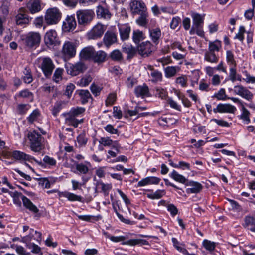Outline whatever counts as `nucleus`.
Instances as JSON below:
<instances>
[{"mask_svg": "<svg viewBox=\"0 0 255 255\" xmlns=\"http://www.w3.org/2000/svg\"><path fill=\"white\" fill-rule=\"evenodd\" d=\"M76 49L77 45L75 43L67 41L63 45L62 52L65 57L71 58L76 55Z\"/></svg>", "mask_w": 255, "mask_h": 255, "instance_id": "nucleus-7", "label": "nucleus"}, {"mask_svg": "<svg viewBox=\"0 0 255 255\" xmlns=\"http://www.w3.org/2000/svg\"><path fill=\"white\" fill-rule=\"evenodd\" d=\"M186 185L190 186L186 190L187 194H196L199 193L202 189V185L199 182L190 181H188Z\"/></svg>", "mask_w": 255, "mask_h": 255, "instance_id": "nucleus-19", "label": "nucleus"}, {"mask_svg": "<svg viewBox=\"0 0 255 255\" xmlns=\"http://www.w3.org/2000/svg\"><path fill=\"white\" fill-rule=\"evenodd\" d=\"M44 162L49 165V166H54L56 164V161L53 158L50 157L48 156H45L43 158Z\"/></svg>", "mask_w": 255, "mask_h": 255, "instance_id": "nucleus-63", "label": "nucleus"}, {"mask_svg": "<svg viewBox=\"0 0 255 255\" xmlns=\"http://www.w3.org/2000/svg\"><path fill=\"white\" fill-rule=\"evenodd\" d=\"M117 99L116 93H112L108 95L106 100V105L107 106H111L115 103Z\"/></svg>", "mask_w": 255, "mask_h": 255, "instance_id": "nucleus-55", "label": "nucleus"}, {"mask_svg": "<svg viewBox=\"0 0 255 255\" xmlns=\"http://www.w3.org/2000/svg\"><path fill=\"white\" fill-rule=\"evenodd\" d=\"M76 169L81 174H86L89 171V167L83 163H76Z\"/></svg>", "mask_w": 255, "mask_h": 255, "instance_id": "nucleus-51", "label": "nucleus"}, {"mask_svg": "<svg viewBox=\"0 0 255 255\" xmlns=\"http://www.w3.org/2000/svg\"><path fill=\"white\" fill-rule=\"evenodd\" d=\"M152 78L151 81L153 82H158L162 81V74L161 72L155 70L152 71L150 73Z\"/></svg>", "mask_w": 255, "mask_h": 255, "instance_id": "nucleus-44", "label": "nucleus"}, {"mask_svg": "<svg viewBox=\"0 0 255 255\" xmlns=\"http://www.w3.org/2000/svg\"><path fill=\"white\" fill-rule=\"evenodd\" d=\"M226 59L228 63H229L231 66H236V64L234 60V55L230 50L227 51L226 52Z\"/></svg>", "mask_w": 255, "mask_h": 255, "instance_id": "nucleus-59", "label": "nucleus"}, {"mask_svg": "<svg viewBox=\"0 0 255 255\" xmlns=\"http://www.w3.org/2000/svg\"><path fill=\"white\" fill-rule=\"evenodd\" d=\"M156 95L162 99H166L168 97V92L163 88H157L156 89Z\"/></svg>", "mask_w": 255, "mask_h": 255, "instance_id": "nucleus-52", "label": "nucleus"}, {"mask_svg": "<svg viewBox=\"0 0 255 255\" xmlns=\"http://www.w3.org/2000/svg\"><path fill=\"white\" fill-rule=\"evenodd\" d=\"M26 10L24 7L20 8L15 17L16 24L18 25H24L28 24L31 18L26 13Z\"/></svg>", "mask_w": 255, "mask_h": 255, "instance_id": "nucleus-8", "label": "nucleus"}, {"mask_svg": "<svg viewBox=\"0 0 255 255\" xmlns=\"http://www.w3.org/2000/svg\"><path fill=\"white\" fill-rule=\"evenodd\" d=\"M123 245H127L130 246H135L138 244H142L144 245H148L149 243L147 241L143 239H130L127 241L124 242L122 243Z\"/></svg>", "mask_w": 255, "mask_h": 255, "instance_id": "nucleus-34", "label": "nucleus"}, {"mask_svg": "<svg viewBox=\"0 0 255 255\" xmlns=\"http://www.w3.org/2000/svg\"><path fill=\"white\" fill-rule=\"evenodd\" d=\"M204 59L211 63H217L218 61V58L216 56L215 53L209 51L205 53Z\"/></svg>", "mask_w": 255, "mask_h": 255, "instance_id": "nucleus-38", "label": "nucleus"}, {"mask_svg": "<svg viewBox=\"0 0 255 255\" xmlns=\"http://www.w3.org/2000/svg\"><path fill=\"white\" fill-rule=\"evenodd\" d=\"M23 206L33 213H37L39 209L32 202L25 196L22 197Z\"/></svg>", "mask_w": 255, "mask_h": 255, "instance_id": "nucleus-26", "label": "nucleus"}, {"mask_svg": "<svg viewBox=\"0 0 255 255\" xmlns=\"http://www.w3.org/2000/svg\"><path fill=\"white\" fill-rule=\"evenodd\" d=\"M96 12L98 17L104 19H110L111 18V13L109 11L102 6H98Z\"/></svg>", "mask_w": 255, "mask_h": 255, "instance_id": "nucleus-29", "label": "nucleus"}, {"mask_svg": "<svg viewBox=\"0 0 255 255\" xmlns=\"http://www.w3.org/2000/svg\"><path fill=\"white\" fill-rule=\"evenodd\" d=\"M170 177L175 181L182 184H186L187 179L182 175L180 174L176 170H173L169 174Z\"/></svg>", "mask_w": 255, "mask_h": 255, "instance_id": "nucleus-30", "label": "nucleus"}, {"mask_svg": "<svg viewBox=\"0 0 255 255\" xmlns=\"http://www.w3.org/2000/svg\"><path fill=\"white\" fill-rule=\"evenodd\" d=\"M10 155L13 159L17 160L31 161L32 160H33L39 165H42L41 161H38L36 160L34 157L20 151H14L11 153Z\"/></svg>", "mask_w": 255, "mask_h": 255, "instance_id": "nucleus-12", "label": "nucleus"}, {"mask_svg": "<svg viewBox=\"0 0 255 255\" xmlns=\"http://www.w3.org/2000/svg\"><path fill=\"white\" fill-rule=\"evenodd\" d=\"M242 114L241 115V119H242L246 124H248L250 122L249 118L250 112L244 106L242 107Z\"/></svg>", "mask_w": 255, "mask_h": 255, "instance_id": "nucleus-48", "label": "nucleus"}, {"mask_svg": "<svg viewBox=\"0 0 255 255\" xmlns=\"http://www.w3.org/2000/svg\"><path fill=\"white\" fill-rule=\"evenodd\" d=\"M123 52L128 55V58H131L136 53V49L130 44H124L122 46Z\"/></svg>", "mask_w": 255, "mask_h": 255, "instance_id": "nucleus-27", "label": "nucleus"}, {"mask_svg": "<svg viewBox=\"0 0 255 255\" xmlns=\"http://www.w3.org/2000/svg\"><path fill=\"white\" fill-rule=\"evenodd\" d=\"M77 140L80 146H84L87 142V138L84 134H80L77 138Z\"/></svg>", "mask_w": 255, "mask_h": 255, "instance_id": "nucleus-64", "label": "nucleus"}, {"mask_svg": "<svg viewBox=\"0 0 255 255\" xmlns=\"http://www.w3.org/2000/svg\"><path fill=\"white\" fill-rule=\"evenodd\" d=\"M165 194L164 190H158L155 192L147 194V197L151 199H159Z\"/></svg>", "mask_w": 255, "mask_h": 255, "instance_id": "nucleus-49", "label": "nucleus"}, {"mask_svg": "<svg viewBox=\"0 0 255 255\" xmlns=\"http://www.w3.org/2000/svg\"><path fill=\"white\" fill-rule=\"evenodd\" d=\"M139 17L136 19V23L140 26H144L147 23V18L148 17V13L147 12L139 14Z\"/></svg>", "mask_w": 255, "mask_h": 255, "instance_id": "nucleus-42", "label": "nucleus"}, {"mask_svg": "<svg viewBox=\"0 0 255 255\" xmlns=\"http://www.w3.org/2000/svg\"><path fill=\"white\" fill-rule=\"evenodd\" d=\"M65 67L67 74L73 76L78 75L87 69L86 65L81 61L75 64L67 63L65 64Z\"/></svg>", "mask_w": 255, "mask_h": 255, "instance_id": "nucleus-3", "label": "nucleus"}, {"mask_svg": "<svg viewBox=\"0 0 255 255\" xmlns=\"http://www.w3.org/2000/svg\"><path fill=\"white\" fill-rule=\"evenodd\" d=\"M94 16V12L91 9H80L76 12V17L79 25L85 26L89 25Z\"/></svg>", "mask_w": 255, "mask_h": 255, "instance_id": "nucleus-1", "label": "nucleus"}, {"mask_svg": "<svg viewBox=\"0 0 255 255\" xmlns=\"http://www.w3.org/2000/svg\"><path fill=\"white\" fill-rule=\"evenodd\" d=\"M192 18L193 24L190 33H192V31L195 28H198L201 26V24L203 23V18L202 16L197 13H193L192 14Z\"/></svg>", "mask_w": 255, "mask_h": 255, "instance_id": "nucleus-28", "label": "nucleus"}, {"mask_svg": "<svg viewBox=\"0 0 255 255\" xmlns=\"http://www.w3.org/2000/svg\"><path fill=\"white\" fill-rule=\"evenodd\" d=\"M203 246L207 250L212 252L215 248L216 243L205 239L203 241Z\"/></svg>", "mask_w": 255, "mask_h": 255, "instance_id": "nucleus-47", "label": "nucleus"}, {"mask_svg": "<svg viewBox=\"0 0 255 255\" xmlns=\"http://www.w3.org/2000/svg\"><path fill=\"white\" fill-rule=\"evenodd\" d=\"M131 11L133 14H140L147 12L145 3L141 0H132L130 3Z\"/></svg>", "mask_w": 255, "mask_h": 255, "instance_id": "nucleus-10", "label": "nucleus"}, {"mask_svg": "<svg viewBox=\"0 0 255 255\" xmlns=\"http://www.w3.org/2000/svg\"><path fill=\"white\" fill-rule=\"evenodd\" d=\"M23 79L25 83L29 84L33 81V78L29 68L26 67L24 71Z\"/></svg>", "mask_w": 255, "mask_h": 255, "instance_id": "nucleus-50", "label": "nucleus"}, {"mask_svg": "<svg viewBox=\"0 0 255 255\" xmlns=\"http://www.w3.org/2000/svg\"><path fill=\"white\" fill-rule=\"evenodd\" d=\"M213 97L217 98L219 100H225L227 99L228 96L226 95L225 89L222 88L214 95Z\"/></svg>", "mask_w": 255, "mask_h": 255, "instance_id": "nucleus-54", "label": "nucleus"}, {"mask_svg": "<svg viewBox=\"0 0 255 255\" xmlns=\"http://www.w3.org/2000/svg\"><path fill=\"white\" fill-rule=\"evenodd\" d=\"M149 36L153 42L157 44L161 36L160 29L159 27L149 29Z\"/></svg>", "mask_w": 255, "mask_h": 255, "instance_id": "nucleus-25", "label": "nucleus"}, {"mask_svg": "<svg viewBox=\"0 0 255 255\" xmlns=\"http://www.w3.org/2000/svg\"><path fill=\"white\" fill-rule=\"evenodd\" d=\"M11 196L13 197L14 203L19 206H20L21 203L20 200V198L22 199V197L24 196L21 193L16 191L12 193V195H11Z\"/></svg>", "mask_w": 255, "mask_h": 255, "instance_id": "nucleus-56", "label": "nucleus"}, {"mask_svg": "<svg viewBox=\"0 0 255 255\" xmlns=\"http://www.w3.org/2000/svg\"><path fill=\"white\" fill-rule=\"evenodd\" d=\"M61 13L56 7L49 8L47 10L45 15V20L48 25L57 24L60 20Z\"/></svg>", "mask_w": 255, "mask_h": 255, "instance_id": "nucleus-4", "label": "nucleus"}, {"mask_svg": "<svg viewBox=\"0 0 255 255\" xmlns=\"http://www.w3.org/2000/svg\"><path fill=\"white\" fill-rule=\"evenodd\" d=\"M40 116V111L38 109H35L27 117V120L29 123L32 124L34 122L38 121Z\"/></svg>", "mask_w": 255, "mask_h": 255, "instance_id": "nucleus-37", "label": "nucleus"}, {"mask_svg": "<svg viewBox=\"0 0 255 255\" xmlns=\"http://www.w3.org/2000/svg\"><path fill=\"white\" fill-rule=\"evenodd\" d=\"M85 108H84L83 107H77L72 108L70 110L69 112L71 113L70 114H73V115H74L75 116H76L77 117L79 115L83 114L85 112Z\"/></svg>", "mask_w": 255, "mask_h": 255, "instance_id": "nucleus-58", "label": "nucleus"}, {"mask_svg": "<svg viewBox=\"0 0 255 255\" xmlns=\"http://www.w3.org/2000/svg\"><path fill=\"white\" fill-rule=\"evenodd\" d=\"M26 247L31 249V252L34 254H38L41 252V248L34 243H29L26 244Z\"/></svg>", "mask_w": 255, "mask_h": 255, "instance_id": "nucleus-60", "label": "nucleus"}, {"mask_svg": "<svg viewBox=\"0 0 255 255\" xmlns=\"http://www.w3.org/2000/svg\"><path fill=\"white\" fill-rule=\"evenodd\" d=\"M243 226L252 232H255V218L251 216H246Z\"/></svg>", "mask_w": 255, "mask_h": 255, "instance_id": "nucleus-23", "label": "nucleus"}, {"mask_svg": "<svg viewBox=\"0 0 255 255\" xmlns=\"http://www.w3.org/2000/svg\"><path fill=\"white\" fill-rule=\"evenodd\" d=\"M137 51L141 56L148 57L153 51V46L148 41L142 42L138 46Z\"/></svg>", "mask_w": 255, "mask_h": 255, "instance_id": "nucleus-11", "label": "nucleus"}, {"mask_svg": "<svg viewBox=\"0 0 255 255\" xmlns=\"http://www.w3.org/2000/svg\"><path fill=\"white\" fill-rule=\"evenodd\" d=\"M172 241L174 247L180 252L182 253L185 251V245L179 243L175 238H172Z\"/></svg>", "mask_w": 255, "mask_h": 255, "instance_id": "nucleus-53", "label": "nucleus"}, {"mask_svg": "<svg viewBox=\"0 0 255 255\" xmlns=\"http://www.w3.org/2000/svg\"><path fill=\"white\" fill-rule=\"evenodd\" d=\"M26 7L31 14L39 12L42 9L40 0H29L26 4Z\"/></svg>", "mask_w": 255, "mask_h": 255, "instance_id": "nucleus-15", "label": "nucleus"}, {"mask_svg": "<svg viewBox=\"0 0 255 255\" xmlns=\"http://www.w3.org/2000/svg\"><path fill=\"white\" fill-rule=\"evenodd\" d=\"M77 24L74 16H68L63 22L62 28L66 32L74 30Z\"/></svg>", "mask_w": 255, "mask_h": 255, "instance_id": "nucleus-16", "label": "nucleus"}, {"mask_svg": "<svg viewBox=\"0 0 255 255\" xmlns=\"http://www.w3.org/2000/svg\"><path fill=\"white\" fill-rule=\"evenodd\" d=\"M104 129L106 131L111 134H117V135H119V132L118 130L116 128H115L111 124H108L106 125L104 127Z\"/></svg>", "mask_w": 255, "mask_h": 255, "instance_id": "nucleus-57", "label": "nucleus"}, {"mask_svg": "<svg viewBox=\"0 0 255 255\" xmlns=\"http://www.w3.org/2000/svg\"><path fill=\"white\" fill-rule=\"evenodd\" d=\"M106 53L103 51H98L96 52L93 56L92 60L97 63H101L105 61L106 58Z\"/></svg>", "mask_w": 255, "mask_h": 255, "instance_id": "nucleus-32", "label": "nucleus"}, {"mask_svg": "<svg viewBox=\"0 0 255 255\" xmlns=\"http://www.w3.org/2000/svg\"><path fill=\"white\" fill-rule=\"evenodd\" d=\"M63 69L62 68H57L53 76V80L56 83L59 82L62 79Z\"/></svg>", "mask_w": 255, "mask_h": 255, "instance_id": "nucleus-43", "label": "nucleus"}, {"mask_svg": "<svg viewBox=\"0 0 255 255\" xmlns=\"http://www.w3.org/2000/svg\"><path fill=\"white\" fill-rule=\"evenodd\" d=\"M106 29V26L100 23H97L86 34L88 40H97L100 39Z\"/></svg>", "mask_w": 255, "mask_h": 255, "instance_id": "nucleus-5", "label": "nucleus"}, {"mask_svg": "<svg viewBox=\"0 0 255 255\" xmlns=\"http://www.w3.org/2000/svg\"><path fill=\"white\" fill-rule=\"evenodd\" d=\"M40 67L44 75L47 78L51 76L55 68V65L51 59L49 57H42L39 59Z\"/></svg>", "mask_w": 255, "mask_h": 255, "instance_id": "nucleus-6", "label": "nucleus"}, {"mask_svg": "<svg viewBox=\"0 0 255 255\" xmlns=\"http://www.w3.org/2000/svg\"><path fill=\"white\" fill-rule=\"evenodd\" d=\"M132 39L135 43H138L144 39V35L142 31L137 30L133 31Z\"/></svg>", "mask_w": 255, "mask_h": 255, "instance_id": "nucleus-41", "label": "nucleus"}, {"mask_svg": "<svg viewBox=\"0 0 255 255\" xmlns=\"http://www.w3.org/2000/svg\"><path fill=\"white\" fill-rule=\"evenodd\" d=\"M59 196L65 197L70 201L82 202V199L81 196L67 191L59 192Z\"/></svg>", "mask_w": 255, "mask_h": 255, "instance_id": "nucleus-24", "label": "nucleus"}, {"mask_svg": "<svg viewBox=\"0 0 255 255\" xmlns=\"http://www.w3.org/2000/svg\"><path fill=\"white\" fill-rule=\"evenodd\" d=\"M70 114V112H68L62 114L63 116L65 118V124L68 125L73 126L76 128L77 127L79 123H81L83 122V119H77L76 116Z\"/></svg>", "mask_w": 255, "mask_h": 255, "instance_id": "nucleus-18", "label": "nucleus"}, {"mask_svg": "<svg viewBox=\"0 0 255 255\" xmlns=\"http://www.w3.org/2000/svg\"><path fill=\"white\" fill-rule=\"evenodd\" d=\"M117 35L114 32L107 31L104 35L103 41L105 45L109 47L115 43L117 41Z\"/></svg>", "mask_w": 255, "mask_h": 255, "instance_id": "nucleus-20", "label": "nucleus"}, {"mask_svg": "<svg viewBox=\"0 0 255 255\" xmlns=\"http://www.w3.org/2000/svg\"><path fill=\"white\" fill-rule=\"evenodd\" d=\"M41 36L38 32H29L26 36L25 43L27 47H33L39 45Z\"/></svg>", "mask_w": 255, "mask_h": 255, "instance_id": "nucleus-9", "label": "nucleus"}, {"mask_svg": "<svg viewBox=\"0 0 255 255\" xmlns=\"http://www.w3.org/2000/svg\"><path fill=\"white\" fill-rule=\"evenodd\" d=\"M92 78L89 75H85L77 82V85L81 87H85L92 81Z\"/></svg>", "mask_w": 255, "mask_h": 255, "instance_id": "nucleus-45", "label": "nucleus"}, {"mask_svg": "<svg viewBox=\"0 0 255 255\" xmlns=\"http://www.w3.org/2000/svg\"><path fill=\"white\" fill-rule=\"evenodd\" d=\"M111 58L115 60H120L122 58L121 52L118 50H114L110 55Z\"/></svg>", "mask_w": 255, "mask_h": 255, "instance_id": "nucleus-61", "label": "nucleus"}, {"mask_svg": "<svg viewBox=\"0 0 255 255\" xmlns=\"http://www.w3.org/2000/svg\"><path fill=\"white\" fill-rule=\"evenodd\" d=\"M45 42L47 45L51 46L57 42V34L55 30H50L47 31L44 37Z\"/></svg>", "mask_w": 255, "mask_h": 255, "instance_id": "nucleus-21", "label": "nucleus"}, {"mask_svg": "<svg viewBox=\"0 0 255 255\" xmlns=\"http://www.w3.org/2000/svg\"><path fill=\"white\" fill-rule=\"evenodd\" d=\"M135 93L137 96H148L149 89L147 86H139L135 88Z\"/></svg>", "mask_w": 255, "mask_h": 255, "instance_id": "nucleus-33", "label": "nucleus"}, {"mask_svg": "<svg viewBox=\"0 0 255 255\" xmlns=\"http://www.w3.org/2000/svg\"><path fill=\"white\" fill-rule=\"evenodd\" d=\"M95 54V48L92 46L84 47L79 53V58L81 60L92 59Z\"/></svg>", "mask_w": 255, "mask_h": 255, "instance_id": "nucleus-14", "label": "nucleus"}, {"mask_svg": "<svg viewBox=\"0 0 255 255\" xmlns=\"http://www.w3.org/2000/svg\"><path fill=\"white\" fill-rule=\"evenodd\" d=\"M79 94L82 104L88 102V100L91 98V94L88 90H81Z\"/></svg>", "mask_w": 255, "mask_h": 255, "instance_id": "nucleus-39", "label": "nucleus"}, {"mask_svg": "<svg viewBox=\"0 0 255 255\" xmlns=\"http://www.w3.org/2000/svg\"><path fill=\"white\" fill-rule=\"evenodd\" d=\"M245 33V29L244 26H240L239 29V31L236 34L235 38L239 39L241 41H243L244 40V34Z\"/></svg>", "mask_w": 255, "mask_h": 255, "instance_id": "nucleus-62", "label": "nucleus"}, {"mask_svg": "<svg viewBox=\"0 0 255 255\" xmlns=\"http://www.w3.org/2000/svg\"><path fill=\"white\" fill-rule=\"evenodd\" d=\"M28 138L30 142V149L35 152H39L42 150L41 135L35 130L30 132L28 133Z\"/></svg>", "mask_w": 255, "mask_h": 255, "instance_id": "nucleus-2", "label": "nucleus"}, {"mask_svg": "<svg viewBox=\"0 0 255 255\" xmlns=\"http://www.w3.org/2000/svg\"><path fill=\"white\" fill-rule=\"evenodd\" d=\"M221 47V42L219 40H215L214 42H210L209 43V51L214 52L219 51Z\"/></svg>", "mask_w": 255, "mask_h": 255, "instance_id": "nucleus-40", "label": "nucleus"}, {"mask_svg": "<svg viewBox=\"0 0 255 255\" xmlns=\"http://www.w3.org/2000/svg\"><path fill=\"white\" fill-rule=\"evenodd\" d=\"M120 36L123 40L127 39L129 37L130 28L126 25H123L119 27Z\"/></svg>", "mask_w": 255, "mask_h": 255, "instance_id": "nucleus-31", "label": "nucleus"}, {"mask_svg": "<svg viewBox=\"0 0 255 255\" xmlns=\"http://www.w3.org/2000/svg\"><path fill=\"white\" fill-rule=\"evenodd\" d=\"M179 70V67L177 66H168L164 69L165 76L167 78L173 77Z\"/></svg>", "mask_w": 255, "mask_h": 255, "instance_id": "nucleus-36", "label": "nucleus"}, {"mask_svg": "<svg viewBox=\"0 0 255 255\" xmlns=\"http://www.w3.org/2000/svg\"><path fill=\"white\" fill-rule=\"evenodd\" d=\"M234 92L235 94L250 101L253 98V95L248 89L242 85H237L234 87Z\"/></svg>", "mask_w": 255, "mask_h": 255, "instance_id": "nucleus-13", "label": "nucleus"}, {"mask_svg": "<svg viewBox=\"0 0 255 255\" xmlns=\"http://www.w3.org/2000/svg\"><path fill=\"white\" fill-rule=\"evenodd\" d=\"M96 187L100 186L102 191L103 192L105 196H107L109 194V191L112 189V186L111 184H105L101 181H98L96 184ZM97 191V188L95 189Z\"/></svg>", "mask_w": 255, "mask_h": 255, "instance_id": "nucleus-35", "label": "nucleus"}, {"mask_svg": "<svg viewBox=\"0 0 255 255\" xmlns=\"http://www.w3.org/2000/svg\"><path fill=\"white\" fill-rule=\"evenodd\" d=\"M100 144L104 146H110L112 145L113 148L115 149L117 153H119L120 145L116 141H113L110 137H101L99 140Z\"/></svg>", "mask_w": 255, "mask_h": 255, "instance_id": "nucleus-22", "label": "nucleus"}, {"mask_svg": "<svg viewBox=\"0 0 255 255\" xmlns=\"http://www.w3.org/2000/svg\"><path fill=\"white\" fill-rule=\"evenodd\" d=\"M236 108L230 104H219L216 108L213 109L215 113H228L234 114L236 111Z\"/></svg>", "mask_w": 255, "mask_h": 255, "instance_id": "nucleus-17", "label": "nucleus"}, {"mask_svg": "<svg viewBox=\"0 0 255 255\" xmlns=\"http://www.w3.org/2000/svg\"><path fill=\"white\" fill-rule=\"evenodd\" d=\"M243 75L244 76L243 80L247 83H255V77L251 76L247 71H243Z\"/></svg>", "mask_w": 255, "mask_h": 255, "instance_id": "nucleus-46", "label": "nucleus"}]
</instances>
